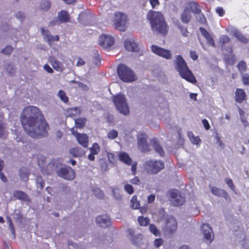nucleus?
<instances>
[{
    "label": "nucleus",
    "instance_id": "obj_1",
    "mask_svg": "<svg viewBox=\"0 0 249 249\" xmlns=\"http://www.w3.org/2000/svg\"><path fill=\"white\" fill-rule=\"evenodd\" d=\"M20 121L26 133L32 138L38 139L48 134V124L37 107H25L21 113Z\"/></svg>",
    "mask_w": 249,
    "mask_h": 249
},
{
    "label": "nucleus",
    "instance_id": "obj_2",
    "mask_svg": "<svg viewBox=\"0 0 249 249\" xmlns=\"http://www.w3.org/2000/svg\"><path fill=\"white\" fill-rule=\"evenodd\" d=\"M152 30L156 31L163 35H166L168 27L163 14L160 12L150 10L147 14Z\"/></svg>",
    "mask_w": 249,
    "mask_h": 249
},
{
    "label": "nucleus",
    "instance_id": "obj_3",
    "mask_svg": "<svg viewBox=\"0 0 249 249\" xmlns=\"http://www.w3.org/2000/svg\"><path fill=\"white\" fill-rule=\"evenodd\" d=\"M174 64L175 69L181 78L192 84L197 82L195 76L181 55H178L176 56Z\"/></svg>",
    "mask_w": 249,
    "mask_h": 249
},
{
    "label": "nucleus",
    "instance_id": "obj_4",
    "mask_svg": "<svg viewBox=\"0 0 249 249\" xmlns=\"http://www.w3.org/2000/svg\"><path fill=\"white\" fill-rule=\"evenodd\" d=\"M112 101L120 113L124 115H128L129 114V107L124 95L119 93L113 96Z\"/></svg>",
    "mask_w": 249,
    "mask_h": 249
},
{
    "label": "nucleus",
    "instance_id": "obj_5",
    "mask_svg": "<svg viewBox=\"0 0 249 249\" xmlns=\"http://www.w3.org/2000/svg\"><path fill=\"white\" fill-rule=\"evenodd\" d=\"M117 72L119 78L124 82H131L136 80L133 71L124 64H119L117 67Z\"/></svg>",
    "mask_w": 249,
    "mask_h": 249
},
{
    "label": "nucleus",
    "instance_id": "obj_6",
    "mask_svg": "<svg viewBox=\"0 0 249 249\" xmlns=\"http://www.w3.org/2000/svg\"><path fill=\"white\" fill-rule=\"evenodd\" d=\"M144 167L148 173L156 174L164 168V164L161 160H150L145 162Z\"/></svg>",
    "mask_w": 249,
    "mask_h": 249
},
{
    "label": "nucleus",
    "instance_id": "obj_7",
    "mask_svg": "<svg viewBox=\"0 0 249 249\" xmlns=\"http://www.w3.org/2000/svg\"><path fill=\"white\" fill-rule=\"evenodd\" d=\"M127 21V16L121 12H116L114 15V19L113 20L114 25L115 29L120 31H124L126 30Z\"/></svg>",
    "mask_w": 249,
    "mask_h": 249
},
{
    "label": "nucleus",
    "instance_id": "obj_8",
    "mask_svg": "<svg viewBox=\"0 0 249 249\" xmlns=\"http://www.w3.org/2000/svg\"><path fill=\"white\" fill-rule=\"evenodd\" d=\"M56 173L58 176L69 180H72L75 177L74 170L71 167L68 166L60 168L59 170L56 171Z\"/></svg>",
    "mask_w": 249,
    "mask_h": 249
},
{
    "label": "nucleus",
    "instance_id": "obj_9",
    "mask_svg": "<svg viewBox=\"0 0 249 249\" xmlns=\"http://www.w3.org/2000/svg\"><path fill=\"white\" fill-rule=\"evenodd\" d=\"M180 194V192L176 189H172L169 191L170 197L173 199V203L175 206H181L185 202V197L181 196Z\"/></svg>",
    "mask_w": 249,
    "mask_h": 249
},
{
    "label": "nucleus",
    "instance_id": "obj_10",
    "mask_svg": "<svg viewBox=\"0 0 249 249\" xmlns=\"http://www.w3.org/2000/svg\"><path fill=\"white\" fill-rule=\"evenodd\" d=\"M71 132L74 135L79 144L85 148L88 147L89 144V137L87 134L78 133L75 127H72L71 129Z\"/></svg>",
    "mask_w": 249,
    "mask_h": 249
},
{
    "label": "nucleus",
    "instance_id": "obj_11",
    "mask_svg": "<svg viewBox=\"0 0 249 249\" xmlns=\"http://www.w3.org/2000/svg\"><path fill=\"white\" fill-rule=\"evenodd\" d=\"M151 50L157 55L166 59H170L172 58V53L170 50L163 49L155 45H152Z\"/></svg>",
    "mask_w": 249,
    "mask_h": 249
},
{
    "label": "nucleus",
    "instance_id": "obj_12",
    "mask_svg": "<svg viewBox=\"0 0 249 249\" xmlns=\"http://www.w3.org/2000/svg\"><path fill=\"white\" fill-rule=\"evenodd\" d=\"M114 43V38L107 35H101L99 38V44L104 49H108Z\"/></svg>",
    "mask_w": 249,
    "mask_h": 249
},
{
    "label": "nucleus",
    "instance_id": "obj_13",
    "mask_svg": "<svg viewBox=\"0 0 249 249\" xmlns=\"http://www.w3.org/2000/svg\"><path fill=\"white\" fill-rule=\"evenodd\" d=\"M96 223L100 227L107 228L111 225V221L107 214L99 215L96 218Z\"/></svg>",
    "mask_w": 249,
    "mask_h": 249
},
{
    "label": "nucleus",
    "instance_id": "obj_14",
    "mask_svg": "<svg viewBox=\"0 0 249 249\" xmlns=\"http://www.w3.org/2000/svg\"><path fill=\"white\" fill-rule=\"evenodd\" d=\"M201 229L203 231L204 238L209 244L211 243L214 238L213 231L211 227L207 224H203Z\"/></svg>",
    "mask_w": 249,
    "mask_h": 249
},
{
    "label": "nucleus",
    "instance_id": "obj_15",
    "mask_svg": "<svg viewBox=\"0 0 249 249\" xmlns=\"http://www.w3.org/2000/svg\"><path fill=\"white\" fill-rule=\"evenodd\" d=\"M138 146L143 152H148L151 150L150 145L147 142L146 135L141 134L138 141Z\"/></svg>",
    "mask_w": 249,
    "mask_h": 249
},
{
    "label": "nucleus",
    "instance_id": "obj_16",
    "mask_svg": "<svg viewBox=\"0 0 249 249\" xmlns=\"http://www.w3.org/2000/svg\"><path fill=\"white\" fill-rule=\"evenodd\" d=\"M166 229L170 233L175 231L177 228V222L176 219L173 216L168 217L166 220Z\"/></svg>",
    "mask_w": 249,
    "mask_h": 249
},
{
    "label": "nucleus",
    "instance_id": "obj_17",
    "mask_svg": "<svg viewBox=\"0 0 249 249\" xmlns=\"http://www.w3.org/2000/svg\"><path fill=\"white\" fill-rule=\"evenodd\" d=\"M247 95L245 90L240 88H237L235 91L234 99L237 103L241 104L247 100Z\"/></svg>",
    "mask_w": 249,
    "mask_h": 249
},
{
    "label": "nucleus",
    "instance_id": "obj_18",
    "mask_svg": "<svg viewBox=\"0 0 249 249\" xmlns=\"http://www.w3.org/2000/svg\"><path fill=\"white\" fill-rule=\"evenodd\" d=\"M92 15L87 10L81 13L79 15V21L84 25H88L91 19Z\"/></svg>",
    "mask_w": 249,
    "mask_h": 249
},
{
    "label": "nucleus",
    "instance_id": "obj_19",
    "mask_svg": "<svg viewBox=\"0 0 249 249\" xmlns=\"http://www.w3.org/2000/svg\"><path fill=\"white\" fill-rule=\"evenodd\" d=\"M226 50L231 54H225L224 56V60L227 65H232L234 64L235 62V55L232 53L233 50L232 47L230 46L228 47Z\"/></svg>",
    "mask_w": 249,
    "mask_h": 249
},
{
    "label": "nucleus",
    "instance_id": "obj_20",
    "mask_svg": "<svg viewBox=\"0 0 249 249\" xmlns=\"http://www.w3.org/2000/svg\"><path fill=\"white\" fill-rule=\"evenodd\" d=\"M13 196L19 200L27 202H31V199L28 195L22 191H15L13 193Z\"/></svg>",
    "mask_w": 249,
    "mask_h": 249
},
{
    "label": "nucleus",
    "instance_id": "obj_21",
    "mask_svg": "<svg viewBox=\"0 0 249 249\" xmlns=\"http://www.w3.org/2000/svg\"><path fill=\"white\" fill-rule=\"evenodd\" d=\"M125 49L131 52H138L139 50L138 45L129 39H126L124 42Z\"/></svg>",
    "mask_w": 249,
    "mask_h": 249
},
{
    "label": "nucleus",
    "instance_id": "obj_22",
    "mask_svg": "<svg viewBox=\"0 0 249 249\" xmlns=\"http://www.w3.org/2000/svg\"><path fill=\"white\" fill-rule=\"evenodd\" d=\"M211 190L213 194L214 195L218 196H223L226 199H230L228 193L223 189H221L216 187H213Z\"/></svg>",
    "mask_w": 249,
    "mask_h": 249
},
{
    "label": "nucleus",
    "instance_id": "obj_23",
    "mask_svg": "<svg viewBox=\"0 0 249 249\" xmlns=\"http://www.w3.org/2000/svg\"><path fill=\"white\" fill-rule=\"evenodd\" d=\"M199 31H200L201 35L207 40V43L210 45L215 47V44L214 41L210 33L203 27H200L199 28Z\"/></svg>",
    "mask_w": 249,
    "mask_h": 249
},
{
    "label": "nucleus",
    "instance_id": "obj_24",
    "mask_svg": "<svg viewBox=\"0 0 249 249\" xmlns=\"http://www.w3.org/2000/svg\"><path fill=\"white\" fill-rule=\"evenodd\" d=\"M150 144L153 146L156 152L158 153L160 156H163L164 155V152L162 147L160 145L159 142L155 138L150 140Z\"/></svg>",
    "mask_w": 249,
    "mask_h": 249
},
{
    "label": "nucleus",
    "instance_id": "obj_25",
    "mask_svg": "<svg viewBox=\"0 0 249 249\" xmlns=\"http://www.w3.org/2000/svg\"><path fill=\"white\" fill-rule=\"evenodd\" d=\"M191 13L190 12L189 9L185 8L180 15L181 21L184 23H188L191 21Z\"/></svg>",
    "mask_w": 249,
    "mask_h": 249
},
{
    "label": "nucleus",
    "instance_id": "obj_26",
    "mask_svg": "<svg viewBox=\"0 0 249 249\" xmlns=\"http://www.w3.org/2000/svg\"><path fill=\"white\" fill-rule=\"evenodd\" d=\"M119 158L120 161L127 165H131L132 160L128 154L124 152H120L119 154Z\"/></svg>",
    "mask_w": 249,
    "mask_h": 249
},
{
    "label": "nucleus",
    "instance_id": "obj_27",
    "mask_svg": "<svg viewBox=\"0 0 249 249\" xmlns=\"http://www.w3.org/2000/svg\"><path fill=\"white\" fill-rule=\"evenodd\" d=\"M189 9L190 12L194 14H199L201 12V9L199 5L196 2L192 1L189 2L188 5L185 7Z\"/></svg>",
    "mask_w": 249,
    "mask_h": 249
},
{
    "label": "nucleus",
    "instance_id": "obj_28",
    "mask_svg": "<svg viewBox=\"0 0 249 249\" xmlns=\"http://www.w3.org/2000/svg\"><path fill=\"white\" fill-rule=\"evenodd\" d=\"M70 153L74 157H80L85 155V151L81 148L76 147L71 148Z\"/></svg>",
    "mask_w": 249,
    "mask_h": 249
},
{
    "label": "nucleus",
    "instance_id": "obj_29",
    "mask_svg": "<svg viewBox=\"0 0 249 249\" xmlns=\"http://www.w3.org/2000/svg\"><path fill=\"white\" fill-rule=\"evenodd\" d=\"M50 63L55 70L60 71H62L63 70L62 64L57 60L54 57L50 58Z\"/></svg>",
    "mask_w": 249,
    "mask_h": 249
},
{
    "label": "nucleus",
    "instance_id": "obj_30",
    "mask_svg": "<svg viewBox=\"0 0 249 249\" xmlns=\"http://www.w3.org/2000/svg\"><path fill=\"white\" fill-rule=\"evenodd\" d=\"M57 18L61 23L68 22L70 19L69 15L66 11L62 10L58 13Z\"/></svg>",
    "mask_w": 249,
    "mask_h": 249
},
{
    "label": "nucleus",
    "instance_id": "obj_31",
    "mask_svg": "<svg viewBox=\"0 0 249 249\" xmlns=\"http://www.w3.org/2000/svg\"><path fill=\"white\" fill-rule=\"evenodd\" d=\"M5 69L8 74L10 76H13L16 73V69L13 63L10 62L8 63L5 67Z\"/></svg>",
    "mask_w": 249,
    "mask_h": 249
},
{
    "label": "nucleus",
    "instance_id": "obj_32",
    "mask_svg": "<svg viewBox=\"0 0 249 249\" xmlns=\"http://www.w3.org/2000/svg\"><path fill=\"white\" fill-rule=\"evenodd\" d=\"M30 173L25 169H20L18 171V175L20 179L25 182L29 179V176Z\"/></svg>",
    "mask_w": 249,
    "mask_h": 249
},
{
    "label": "nucleus",
    "instance_id": "obj_33",
    "mask_svg": "<svg viewBox=\"0 0 249 249\" xmlns=\"http://www.w3.org/2000/svg\"><path fill=\"white\" fill-rule=\"evenodd\" d=\"M233 36L236 37L239 41L243 43L247 44L248 42V39L245 37L241 32L236 31L234 33Z\"/></svg>",
    "mask_w": 249,
    "mask_h": 249
},
{
    "label": "nucleus",
    "instance_id": "obj_34",
    "mask_svg": "<svg viewBox=\"0 0 249 249\" xmlns=\"http://www.w3.org/2000/svg\"><path fill=\"white\" fill-rule=\"evenodd\" d=\"M6 124L0 120V138H4L6 136Z\"/></svg>",
    "mask_w": 249,
    "mask_h": 249
},
{
    "label": "nucleus",
    "instance_id": "obj_35",
    "mask_svg": "<svg viewBox=\"0 0 249 249\" xmlns=\"http://www.w3.org/2000/svg\"><path fill=\"white\" fill-rule=\"evenodd\" d=\"M75 128H82L86 124V119L85 118H78L74 119Z\"/></svg>",
    "mask_w": 249,
    "mask_h": 249
},
{
    "label": "nucleus",
    "instance_id": "obj_36",
    "mask_svg": "<svg viewBox=\"0 0 249 249\" xmlns=\"http://www.w3.org/2000/svg\"><path fill=\"white\" fill-rule=\"evenodd\" d=\"M131 206L134 209H138L140 208V203L139 201L138 200L136 196H133L132 197L131 199Z\"/></svg>",
    "mask_w": 249,
    "mask_h": 249
},
{
    "label": "nucleus",
    "instance_id": "obj_37",
    "mask_svg": "<svg viewBox=\"0 0 249 249\" xmlns=\"http://www.w3.org/2000/svg\"><path fill=\"white\" fill-rule=\"evenodd\" d=\"M237 68L241 73L245 72L247 70L246 63L244 60L240 61L237 65Z\"/></svg>",
    "mask_w": 249,
    "mask_h": 249
},
{
    "label": "nucleus",
    "instance_id": "obj_38",
    "mask_svg": "<svg viewBox=\"0 0 249 249\" xmlns=\"http://www.w3.org/2000/svg\"><path fill=\"white\" fill-rule=\"evenodd\" d=\"M51 6V3L49 0H42L40 2V9L47 11L49 10Z\"/></svg>",
    "mask_w": 249,
    "mask_h": 249
},
{
    "label": "nucleus",
    "instance_id": "obj_39",
    "mask_svg": "<svg viewBox=\"0 0 249 249\" xmlns=\"http://www.w3.org/2000/svg\"><path fill=\"white\" fill-rule=\"evenodd\" d=\"M138 221L140 225L146 226L150 222V219L148 217H144L142 216H139L138 217Z\"/></svg>",
    "mask_w": 249,
    "mask_h": 249
},
{
    "label": "nucleus",
    "instance_id": "obj_40",
    "mask_svg": "<svg viewBox=\"0 0 249 249\" xmlns=\"http://www.w3.org/2000/svg\"><path fill=\"white\" fill-rule=\"evenodd\" d=\"M231 41V39L227 35H223L219 38V42L222 47H223L225 44Z\"/></svg>",
    "mask_w": 249,
    "mask_h": 249
},
{
    "label": "nucleus",
    "instance_id": "obj_41",
    "mask_svg": "<svg viewBox=\"0 0 249 249\" xmlns=\"http://www.w3.org/2000/svg\"><path fill=\"white\" fill-rule=\"evenodd\" d=\"M58 96L61 99V100L65 103L69 102V98L66 95L65 92L63 90H60L58 93Z\"/></svg>",
    "mask_w": 249,
    "mask_h": 249
},
{
    "label": "nucleus",
    "instance_id": "obj_42",
    "mask_svg": "<svg viewBox=\"0 0 249 249\" xmlns=\"http://www.w3.org/2000/svg\"><path fill=\"white\" fill-rule=\"evenodd\" d=\"M94 196L99 199H103L105 195L103 191L99 188H94Z\"/></svg>",
    "mask_w": 249,
    "mask_h": 249
},
{
    "label": "nucleus",
    "instance_id": "obj_43",
    "mask_svg": "<svg viewBox=\"0 0 249 249\" xmlns=\"http://www.w3.org/2000/svg\"><path fill=\"white\" fill-rule=\"evenodd\" d=\"M149 230L154 235L156 236L160 235V231L158 230L157 227L154 224H150L149 225Z\"/></svg>",
    "mask_w": 249,
    "mask_h": 249
},
{
    "label": "nucleus",
    "instance_id": "obj_44",
    "mask_svg": "<svg viewBox=\"0 0 249 249\" xmlns=\"http://www.w3.org/2000/svg\"><path fill=\"white\" fill-rule=\"evenodd\" d=\"M36 183L37 187L42 189L44 187V181L40 176H38L36 178Z\"/></svg>",
    "mask_w": 249,
    "mask_h": 249
},
{
    "label": "nucleus",
    "instance_id": "obj_45",
    "mask_svg": "<svg viewBox=\"0 0 249 249\" xmlns=\"http://www.w3.org/2000/svg\"><path fill=\"white\" fill-rule=\"evenodd\" d=\"M67 112L69 116L73 117L76 116L77 114H79V110L77 108L75 107L69 109Z\"/></svg>",
    "mask_w": 249,
    "mask_h": 249
},
{
    "label": "nucleus",
    "instance_id": "obj_46",
    "mask_svg": "<svg viewBox=\"0 0 249 249\" xmlns=\"http://www.w3.org/2000/svg\"><path fill=\"white\" fill-rule=\"evenodd\" d=\"M14 48L11 46H7L1 50V53L5 55H10L13 51Z\"/></svg>",
    "mask_w": 249,
    "mask_h": 249
},
{
    "label": "nucleus",
    "instance_id": "obj_47",
    "mask_svg": "<svg viewBox=\"0 0 249 249\" xmlns=\"http://www.w3.org/2000/svg\"><path fill=\"white\" fill-rule=\"evenodd\" d=\"M102 58L98 51L94 52V65H99L101 63Z\"/></svg>",
    "mask_w": 249,
    "mask_h": 249
},
{
    "label": "nucleus",
    "instance_id": "obj_48",
    "mask_svg": "<svg viewBox=\"0 0 249 249\" xmlns=\"http://www.w3.org/2000/svg\"><path fill=\"white\" fill-rule=\"evenodd\" d=\"M124 190L129 195H131L134 193L133 187L129 184H126L124 185Z\"/></svg>",
    "mask_w": 249,
    "mask_h": 249
},
{
    "label": "nucleus",
    "instance_id": "obj_49",
    "mask_svg": "<svg viewBox=\"0 0 249 249\" xmlns=\"http://www.w3.org/2000/svg\"><path fill=\"white\" fill-rule=\"evenodd\" d=\"M107 158L110 163L112 164H115L117 162V158L114 154L111 153H108Z\"/></svg>",
    "mask_w": 249,
    "mask_h": 249
},
{
    "label": "nucleus",
    "instance_id": "obj_50",
    "mask_svg": "<svg viewBox=\"0 0 249 249\" xmlns=\"http://www.w3.org/2000/svg\"><path fill=\"white\" fill-rule=\"evenodd\" d=\"M118 135V132L116 130L113 129L110 131L107 134V137L109 139H114L117 137Z\"/></svg>",
    "mask_w": 249,
    "mask_h": 249
},
{
    "label": "nucleus",
    "instance_id": "obj_51",
    "mask_svg": "<svg viewBox=\"0 0 249 249\" xmlns=\"http://www.w3.org/2000/svg\"><path fill=\"white\" fill-rule=\"evenodd\" d=\"M242 81L244 85H249V74L248 73L243 74L242 76Z\"/></svg>",
    "mask_w": 249,
    "mask_h": 249
},
{
    "label": "nucleus",
    "instance_id": "obj_52",
    "mask_svg": "<svg viewBox=\"0 0 249 249\" xmlns=\"http://www.w3.org/2000/svg\"><path fill=\"white\" fill-rule=\"evenodd\" d=\"M178 27L180 29L183 36H188L189 32L187 30V27H185L183 25H180V24L178 25Z\"/></svg>",
    "mask_w": 249,
    "mask_h": 249
},
{
    "label": "nucleus",
    "instance_id": "obj_53",
    "mask_svg": "<svg viewBox=\"0 0 249 249\" xmlns=\"http://www.w3.org/2000/svg\"><path fill=\"white\" fill-rule=\"evenodd\" d=\"M71 83L76 84L79 88L82 89L84 90H86L88 89V87L87 86V85L84 84L83 83H81V82H78V81H76L75 80H71Z\"/></svg>",
    "mask_w": 249,
    "mask_h": 249
},
{
    "label": "nucleus",
    "instance_id": "obj_54",
    "mask_svg": "<svg viewBox=\"0 0 249 249\" xmlns=\"http://www.w3.org/2000/svg\"><path fill=\"white\" fill-rule=\"evenodd\" d=\"M41 31L42 34L44 36V37H43L44 39L47 41V40H48V38L51 35L50 34L49 30H45L44 28H41Z\"/></svg>",
    "mask_w": 249,
    "mask_h": 249
},
{
    "label": "nucleus",
    "instance_id": "obj_55",
    "mask_svg": "<svg viewBox=\"0 0 249 249\" xmlns=\"http://www.w3.org/2000/svg\"><path fill=\"white\" fill-rule=\"evenodd\" d=\"M59 36L58 35H56L55 36H53L52 35L50 36L49 38H48V40H47V42L49 43H51L52 42H53L54 41H59Z\"/></svg>",
    "mask_w": 249,
    "mask_h": 249
},
{
    "label": "nucleus",
    "instance_id": "obj_56",
    "mask_svg": "<svg viewBox=\"0 0 249 249\" xmlns=\"http://www.w3.org/2000/svg\"><path fill=\"white\" fill-rule=\"evenodd\" d=\"M130 183L134 185H140L141 181L138 177L135 176L134 178L130 180Z\"/></svg>",
    "mask_w": 249,
    "mask_h": 249
},
{
    "label": "nucleus",
    "instance_id": "obj_57",
    "mask_svg": "<svg viewBox=\"0 0 249 249\" xmlns=\"http://www.w3.org/2000/svg\"><path fill=\"white\" fill-rule=\"evenodd\" d=\"M225 182L231 188V189L233 190L234 189V186L233 184L232 180L231 178H226L225 179Z\"/></svg>",
    "mask_w": 249,
    "mask_h": 249
},
{
    "label": "nucleus",
    "instance_id": "obj_58",
    "mask_svg": "<svg viewBox=\"0 0 249 249\" xmlns=\"http://www.w3.org/2000/svg\"><path fill=\"white\" fill-rule=\"evenodd\" d=\"M191 141L193 144L196 145H199L201 142V140L198 136H193Z\"/></svg>",
    "mask_w": 249,
    "mask_h": 249
},
{
    "label": "nucleus",
    "instance_id": "obj_59",
    "mask_svg": "<svg viewBox=\"0 0 249 249\" xmlns=\"http://www.w3.org/2000/svg\"><path fill=\"white\" fill-rule=\"evenodd\" d=\"M152 8H155L156 6L160 4L159 0H149Z\"/></svg>",
    "mask_w": 249,
    "mask_h": 249
},
{
    "label": "nucleus",
    "instance_id": "obj_60",
    "mask_svg": "<svg viewBox=\"0 0 249 249\" xmlns=\"http://www.w3.org/2000/svg\"><path fill=\"white\" fill-rule=\"evenodd\" d=\"M216 12L220 17H223L225 14V11L221 7H218L216 9Z\"/></svg>",
    "mask_w": 249,
    "mask_h": 249
},
{
    "label": "nucleus",
    "instance_id": "obj_61",
    "mask_svg": "<svg viewBox=\"0 0 249 249\" xmlns=\"http://www.w3.org/2000/svg\"><path fill=\"white\" fill-rule=\"evenodd\" d=\"M163 243V240L161 238L156 239L154 240V246L158 248L160 247Z\"/></svg>",
    "mask_w": 249,
    "mask_h": 249
},
{
    "label": "nucleus",
    "instance_id": "obj_62",
    "mask_svg": "<svg viewBox=\"0 0 249 249\" xmlns=\"http://www.w3.org/2000/svg\"><path fill=\"white\" fill-rule=\"evenodd\" d=\"M190 55L191 58L194 60H196L198 57L196 52L195 51H191L190 52Z\"/></svg>",
    "mask_w": 249,
    "mask_h": 249
},
{
    "label": "nucleus",
    "instance_id": "obj_63",
    "mask_svg": "<svg viewBox=\"0 0 249 249\" xmlns=\"http://www.w3.org/2000/svg\"><path fill=\"white\" fill-rule=\"evenodd\" d=\"M202 123L206 130H209L210 128V126L208 120L206 119H204L202 120Z\"/></svg>",
    "mask_w": 249,
    "mask_h": 249
},
{
    "label": "nucleus",
    "instance_id": "obj_64",
    "mask_svg": "<svg viewBox=\"0 0 249 249\" xmlns=\"http://www.w3.org/2000/svg\"><path fill=\"white\" fill-rule=\"evenodd\" d=\"M137 163L136 162H135L132 164L131 166V171H132V174L133 175H135L136 174L137 172Z\"/></svg>",
    "mask_w": 249,
    "mask_h": 249
}]
</instances>
